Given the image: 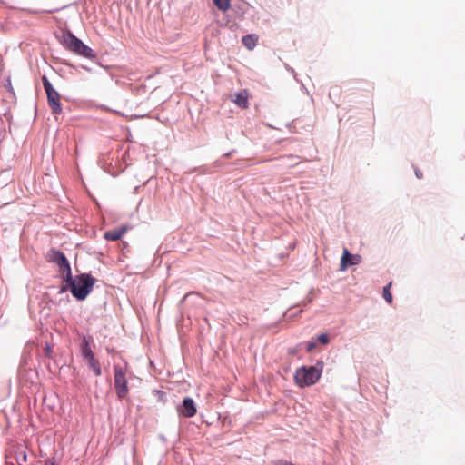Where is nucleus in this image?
<instances>
[{"mask_svg":"<svg viewBox=\"0 0 465 465\" xmlns=\"http://www.w3.org/2000/svg\"><path fill=\"white\" fill-rule=\"evenodd\" d=\"M284 67H285V69H286L288 72H290V73L293 75L294 79H295L298 83H300V80L297 78V74H296V73H295L294 69H293L292 67H291V66H290L289 64H284Z\"/></svg>","mask_w":465,"mask_h":465,"instance_id":"nucleus-19","label":"nucleus"},{"mask_svg":"<svg viewBox=\"0 0 465 465\" xmlns=\"http://www.w3.org/2000/svg\"><path fill=\"white\" fill-rule=\"evenodd\" d=\"M25 460H26V456H25V455H24V456H23V458H21V460H24V461H25Z\"/></svg>","mask_w":465,"mask_h":465,"instance_id":"nucleus-26","label":"nucleus"},{"mask_svg":"<svg viewBox=\"0 0 465 465\" xmlns=\"http://www.w3.org/2000/svg\"><path fill=\"white\" fill-rule=\"evenodd\" d=\"M84 361L86 362L89 369L93 371L95 376H101L102 370H101V364L100 361L95 358L94 355L84 359Z\"/></svg>","mask_w":465,"mask_h":465,"instance_id":"nucleus-10","label":"nucleus"},{"mask_svg":"<svg viewBox=\"0 0 465 465\" xmlns=\"http://www.w3.org/2000/svg\"><path fill=\"white\" fill-rule=\"evenodd\" d=\"M44 88L47 95L48 104L54 114H60L62 113V106L60 103V94L53 87L52 84L45 75L42 76Z\"/></svg>","mask_w":465,"mask_h":465,"instance_id":"nucleus-3","label":"nucleus"},{"mask_svg":"<svg viewBox=\"0 0 465 465\" xmlns=\"http://www.w3.org/2000/svg\"><path fill=\"white\" fill-rule=\"evenodd\" d=\"M25 460H26V456H25V455H24V456H23V458H21V460H24V461H25Z\"/></svg>","mask_w":465,"mask_h":465,"instance_id":"nucleus-27","label":"nucleus"},{"mask_svg":"<svg viewBox=\"0 0 465 465\" xmlns=\"http://www.w3.org/2000/svg\"><path fill=\"white\" fill-rule=\"evenodd\" d=\"M274 464H275V465H295V464H293V463H292V462H288V461H286V460H280L275 461V463H274Z\"/></svg>","mask_w":465,"mask_h":465,"instance_id":"nucleus-21","label":"nucleus"},{"mask_svg":"<svg viewBox=\"0 0 465 465\" xmlns=\"http://www.w3.org/2000/svg\"><path fill=\"white\" fill-rule=\"evenodd\" d=\"M257 38L253 35H246L242 37V44L249 49L252 50L256 45Z\"/></svg>","mask_w":465,"mask_h":465,"instance_id":"nucleus-15","label":"nucleus"},{"mask_svg":"<svg viewBox=\"0 0 465 465\" xmlns=\"http://www.w3.org/2000/svg\"><path fill=\"white\" fill-rule=\"evenodd\" d=\"M415 175H416V177H417L418 179H421V178H422V173H421V171H420V170H419V169H416V170H415Z\"/></svg>","mask_w":465,"mask_h":465,"instance_id":"nucleus-22","label":"nucleus"},{"mask_svg":"<svg viewBox=\"0 0 465 465\" xmlns=\"http://www.w3.org/2000/svg\"><path fill=\"white\" fill-rule=\"evenodd\" d=\"M75 54L83 56L87 59H94L96 57V53L88 45L84 43L80 46L79 50L75 53Z\"/></svg>","mask_w":465,"mask_h":465,"instance_id":"nucleus-13","label":"nucleus"},{"mask_svg":"<svg viewBox=\"0 0 465 465\" xmlns=\"http://www.w3.org/2000/svg\"><path fill=\"white\" fill-rule=\"evenodd\" d=\"M215 6L222 11H226L230 7V0H213Z\"/></svg>","mask_w":465,"mask_h":465,"instance_id":"nucleus-16","label":"nucleus"},{"mask_svg":"<svg viewBox=\"0 0 465 465\" xmlns=\"http://www.w3.org/2000/svg\"><path fill=\"white\" fill-rule=\"evenodd\" d=\"M59 43L68 51L75 54L82 44L84 43L81 39L76 37L71 31L64 30L60 35H57Z\"/></svg>","mask_w":465,"mask_h":465,"instance_id":"nucleus-5","label":"nucleus"},{"mask_svg":"<svg viewBox=\"0 0 465 465\" xmlns=\"http://www.w3.org/2000/svg\"><path fill=\"white\" fill-rule=\"evenodd\" d=\"M317 341L322 344H328L330 341L329 335L327 333H322L317 337Z\"/></svg>","mask_w":465,"mask_h":465,"instance_id":"nucleus-18","label":"nucleus"},{"mask_svg":"<svg viewBox=\"0 0 465 465\" xmlns=\"http://www.w3.org/2000/svg\"><path fill=\"white\" fill-rule=\"evenodd\" d=\"M323 371V362L319 361L312 366H301L294 373L295 383L300 388L315 384L321 378Z\"/></svg>","mask_w":465,"mask_h":465,"instance_id":"nucleus-2","label":"nucleus"},{"mask_svg":"<svg viewBox=\"0 0 465 465\" xmlns=\"http://www.w3.org/2000/svg\"><path fill=\"white\" fill-rule=\"evenodd\" d=\"M316 347L315 341H309L306 343V350L308 352H311Z\"/></svg>","mask_w":465,"mask_h":465,"instance_id":"nucleus-20","label":"nucleus"},{"mask_svg":"<svg viewBox=\"0 0 465 465\" xmlns=\"http://www.w3.org/2000/svg\"><path fill=\"white\" fill-rule=\"evenodd\" d=\"M67 290H70V286H69V284H68V283H66L64 286H63V287L61 288L60 292H66Z\"/></svg>","mask_w":465,"mask_h":465,"instance_id":"nucleus-23","label":"nucleus"},{"mask_svg":"<svg viewBox=\"0 0 465 465\" xmlns=\"http://www.w3.org/2000/svg\"><path fill=\"white\" fill-rule=\"evenodd\" d=\"M94 341V339L92 336H82L81 342L79 344L80 352L83 357V359L89 358L93 355H94L93 350H92V343Z\"/></svg>","mask_w":465,"mask_h":465,"instance_id":"nucleus-9","label":"nucleus"},{"mask_svg":"<svg viewBox=\"0 0 465 465\" xmlns=\"http://www.w3.org/2000/svg\"><path fill=\"white\" fill-rule=\"evenodd\" d=\"M361 262V256L359 254H351L348 249L343 250L342 256L341 258L340 269L345 271L349 266L357 265Z\"/></svg>","mask_w":465,"mask_h":465,"instance_id":"nucleus-7","label":"nucleus"},{"mask_svg":"<svg viewBox=\"0 0 465 465\" xmlns=\"http://www.w3.org/2000/svg\"><path fill=\"white\" fill-rule=\"evenodd\" d=\"M178 412L185 418H192L196 413V406L193 400L190 397H185L183 400L182 405L177 406Z\"/></svg>","mask_w":465,"mask_h":465,"instance_id":"nucleus-8","label":"nucleus"},{"mask_svg":"<svg viewBox=\"0 0 465 465\" xmlns=\"http://www.w3.org/2000/svg\"><path fill=\"white\" fill-rule=\"evenodd\" d=\"M295 352H296V350H295V349H290V350H289V353H290V354H295Z\"/></svg>","mask_w":465,"mask_h":465,"instance_id":"nucleus-25","label":"nucleus"},{"mask_svg":"<svg viewBox=\"0 0 465 465\" xmlns=\"http://www.w3.org/2000/svg\"><path fill=\"white\" fill-rule=\"evenodd\" d=\"M391 286V283H389L383 287V298L389 303H391V302H392V295L390 292Z\"/></svg>","mask_w":465,"mask_h":465,"instance_id":"nucleus-17","label":"nucleus"},{"mask_svg":"<svg viewBox=\"0 0 465 465\" xmlns=\"http://www.w3.org/2000/svg\"><path fill=\"white\" fill-rule=\"evenodd\" d=\"M47 260L50 262L57 264L59 267V272L63 273L64 276L66 274L69 275L70 272L72 271L66 256L59 250L51 249L48 252Z\"/></svg>","mask_w":465,"mask_h":465,"instance_id":"nucleus-6","label":"nucleus"},{"mask_svg":"<svg viewBox=\"0 0 465 465\" xmlns=\"http://www.w3.org/2000/svg\"><path fill=\"white\" fill-rule=\"evenodd\" d=\"M126 232V227L122 226L120 228L107 231L104 233V238L108 241H117L119 240L123 234Z\"/></svg>","mask_w":465,"mask_h":465,"instance_id":"nucleus-11","label":"nucleus"},{"mask_svg":"<svg viewBox=\"0 0 465 465\" xmlns=\"http://www.w3.org/2000/svg\"><path fill=\"white\" fill-rule=\"evenodd\" d=\"M75 54L83 56L87 59H94L96 57V53L88 45L84 43L80 46L79 50L75 53Z\"/></svg>","mask_w":465,"mask_h":465,"instance_id":"nucleus-12","label":"nucleus"},{"mask_svg":"<svg viewBox=\"0 0 465 465\" xmlns=\"http://www.w3.org/2000/svg\"><path fill=\"white\" fill-rule=\"evenodd\" d=\"M233 102L238 104L241 108H247L248 106V99L247 95L243 92L237 93L235 94V99Z\"/></svg>","mask_w":465,"mask_h":465,"instance_id":"nucleus-14","label":"nucleus"},{"mask_svg":"<svg viewBox=\"0 0 465 465\" xmlns=\"http://www.w3.org/2000/svg\"><path fill=\"white\" fill-rule=\"evenodd\" d=\"M63 281L69 284L72 295L78 301H84L96 282V279L90 273L84 272L74 277L72 271L69 273V278L66 274L63 277Z\"/></svg>","mask_w":465,"mask_h":465,"instance_id":"nucleus-1","label":"nucleus"},{"mask_svg":"<svg viewBox=\"0 0 465 465\" xmlns=\"http://www.w3.org/2000/svg\"><path fill=\"white\" fill-rule=\"evenodd\" d=\"M301 85H302V91H303L304 93H306V94H309V92H308L307 88L305 87V85H304L302 83H301Z\"/></svg>","mask_w":465,"mask_h":465,"instance_id":"nucleus-24","label":"nucleus"},{"mask_svg":"<svg viewBox=\"0 0 465 465\" xmlns=\"http://www.w3.org/2000/svg\"><path fill=\"white\" fill-rule=\"evenodd\" d=\"M114 388L117 397L122 400L128 393V381L126 379V370L124 367L115 364L114 366Z\"/></svg>","mask_w":465,"mask_h":465,"instance_id":"nucleus-4","label":"nucleus"}]
</instances>
